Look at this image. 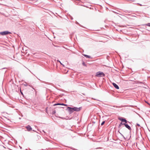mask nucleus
<instances>
[{
	"mask_svg": "<svg viewBox=\"0 0 150 150\" xmlns=\"http://www.w3.org/2000/svg\"><path fill=\"white\" fill-rule=\"evenodd\" d=\"M81 108V107L78 108L76 107L71 108L69 107H67V110H68L70 114L72 113L74 111H80Z\"/></svg>",
	"mask_w": 150,
	"mask_h": 150,
	"instance_id": "obj_1",
	"label": "nucleus"
},
{
	"mask_svg": "<svg viewBox=\"0 0 150 150\" xmlns=\"http://www.w3.org/2000/svg\"><path fill=\"white\" fill-rule=\"evenodd\" d=\"M125 125V127L127 128L129 130L131 131V128L130 126L128 125L127 124H126V123H122V122H121L120 124H119V126H118V128H121V127L122 125Z\"/></svg>",
	"mask_w": 150,
	"mask_h": 150,
	"instance_id": "obj_2",
	"label": "nucleus"
},
{
	"mask_svg": "<svg viewBox=\"0 0 150 150\" xmlns=\"http://www.w3.org/2000/svg\"><path fill=\"white\" fill-rule=\"evenodd\" d=\"M96 76L97 77L104 76H105L104 74L101 71L98 72L96 73Z\"/></svg>",
	"mask_w": 150,
	"mask_h": 150,
	"instance_id": "obj_3",
	"label": "nucleus"
},
{
	"mask_svg": "<svg viewBox=\"0 0 150 150\" xmlns=\"http://www.w3.org/2000/svg\"><path fill=\"white\" fill-rule=\"evenodd\" d=\"M11 33L8 31H4L0 32V34L2 35H6L8 34H11Z\"/></svg>",
	"mask_w": 150,
	"mask_h": 150,
	"instance_id": "obj_4",
	"label": "nucleus"
},
{
	"mask_svg": "<svg viewBox=\"0 0 150 150\" xmlns=\"http://www.w3.org/2000/svg\"><path fill=\"white\" fill-rule=\"evenodd\" d=\"M118 119L119 120L121 121L122 122H124L126 123H127V122H128L125 119L122 117H119L118 118Z\"/></svg>",
	"mask_w": 150,
	"mask_h": 150,
	"instance_id": "obj_5",
	"label": "nucleus"
},
{
	"mask_svg": "<svg viewBox=\"0 0 150 150\" xmlns=\"http://www.w3.org/2000/svg\"><path fill=\"white\" fill-rule=\"evenodd\" d=\"M25 128L27 129L28 131H30L32 130V128L29 125H28L25 127Z\"/></svg>",
	"mask_w": 150,
	"mask_h": 150,
	"instance_id": "obj_6",
	"label": "nucleus"
},
{
	"mask_svg": "<svg viewBox=\"0 0 150 150\" xmlns=\"http://www.w3.org/2000/svg\"><path fill=\"white\" fill-rule=\"evenodd\" d=\"M113 86L117 89H119V88L118 86L115 83H112Z\"/></svg>",
	"mask_w": 150,
	"mask_h": 150,
	"instance_id": "obj_7",
	"label": "nucleus"
},
{
	"mask_svg": "<svg viewBox=\"0 0 150 150\" xmlns=\"http://www.w3.org/2000/svg\"><path fill=\"white\" fill-rule=\"evenodd\" d=\"M83 55L86 58H91V57L90 56L88 55L85 54H83Z\"/></svg>",
	"mask_w": 150,
	"mask_h": 150,
	"instance_id": "obj_8",
	"label": "nucleus"
},
{
	"mask_svg": "<svg viewBox=\"0 0 150 150\" xmlns=\"http://www.w3.org/2000/svg\"><path fill=\"white\" fill-rule=\"evenodd\" d=\"M146 25L149 27H150V23H148L147 24L143 25Z\"/></svg>",
	"mask_w": 150,
	"mask_h": 150,
	"instance_id": "obj_9",
	"label": "nucleus"
},
{
	"mask_svg": "<svg viewBox=\"0 0 150 150\" xmlns=\"http://www.w3.org/2000/svg\"><path fill=\"white\" fill-rule=\"evenodd\" d=\"M82 64L85 67H87V65L85 64V62L84 61H82Z\"/></svg>",
	"mask_w": 150,
	"mask_h": 150,
	"instance_id": "obj_10",
	"label": "nucleus"
},
{
	"mask_svg": "<svg viewBox=\"0 0 150 150\" xmlns=\"http://www.w3.org/2000/svg\"><path fill=\"white\" fill-rule=\"evenodd\" d=\"M23 85L24 86H28V85L27 84V83L26 82H24V83H23Z\"/></svg>",
	"mask_w": 150,
	"mask_h": 150,
	"instance_id": "obj_11",
	"label": "nucleus"
},
{
	"mask_svg": "<svg viewBox=\"0 0 150 150\" xmlns=\"http://www.w3.org/2000/svg\"><path fill=\"white\" fill-rule=\"evenodd\" d=\"M60 105V103H57L54 104V105Z\"/></svg>",
	"mask_w": 150,
	"mask_h": 150,
	"instance_id": "obj_12",
	"label": "nucleus"
},
{
	"mask_svg": "<svg viewBox=\"0 0 150 150\" xmlns=\"http://www.w3.org/2000/svg\"><path fill=\"white\" fill-rule=\"evenodd\" d=\"M105 123V121H103V122H102L101 123V125H103Z\"/></svg>",
	"mask_w": 150,
	"mask_h": 150,
	"instance_id": "obj_13",
	"label": "nucleus"
},
{
	"mask_svg": "<svg viewBox=\"0 0 150 150\" xmlns=\"http://www.w3.org/2000/svg\"><path fill=\"white\" fill-rule=\"evenodd\" d=\"M137 83H143L142 82L140 81H137Z\"/></svg>",
	"mask_w": 150,
	"mask_h": 150,
	"instance_id": "obj_14",
	"label": "nucleus"
},
{
	"mask_svg": "<svg viewBox=\"0 0 150 150\" xmlns=\"http://www.w3.org/2000/svg\"><path fill=\"white\" fill-rule=\"evenodd\" d=\"M124 11V12H127V13H130V12L129 11H127V10H126Z\"/></svg>",
	"mask_w": 150,
	"mask_h": 150,
	"instance_id": "obj_15",
	"label": "nucleus"
},
{
	"mask_svg": "<svg viewBox=\"0 0 150 150\" xmlns=\"http://www.w3.org/2000/svg\"><path fill=\"white\" fill-rule=\"evenodd\" d=\"M53 114H54L56 113V111L55 110H54L52 112Z\"/></svg>",
	"mask_w": 150,
	"mask_h": 150,
	"instance_id": "obj_16",
	"label": "nucleus"
},
{
	"mask_svg": "<svg viewBox=\"0 0 150 150\" xmlns=\"http://www.w3.org/2000/svg\"><path fill=\"white\" fill-rule=\"evenodd\" d=\"M64 105V104L63 103H60V105Z\"/></svg>",
	"mask_w": 150,
	"mask_h": 150,
	"instance_id": "obj_17",
	"label": "nucleus"
},
{
	"mask_svg": "<svg viewBox=\"0 0 150 150\" xmlns=\"http://www.w3.org/2000/svg\"><path fill=\"white\" fill-rule=\"evenodd\" d=\"M137 125H138V126H140V125L139 124H137Z\"/></svg>",
	"mask_w": 150,
	"mask_h": 150,
	"instance_id": "obj_18",
	"label": "nucleus"
},
{
	"mask_svg": "<svg viewBox=\"0 0 150 150\" xmlns=\"http://www.w3.org/2000/svg\"><path fill=\"white\" fill-rule=\"evenodd\" d=\"M57 61H58V62H60V64H62L61 63V62H60L59 61V60H57Z\"/></svg>",
	"mask_w": 150,
	"mask_h": 150,
	"instance_id": "obj_19",
	"label": "nucleus"
},
{
	"mask_svg": "<svg viewBox=\"0 0 150 150\" xmlns=\"http://www.w3.org/2000/svg\"><path fill=\"white\" fill-rule=\"evenodd\" d=\"M20 91H21V93L23 95V93L21 92V91L20 90Z\"/></svg>",
	"mask_w": 150,
	"mask_h": 150,
	"instance_id": "obj_20",
	"label": "nucleus"
},
{
	"mask_svg": "<svg viewBox=\"0 0 150 150\" xmlns=\"http://www.w3.org/2000/svg\"><path fill=\"white\" fill-rule=\"evenodd\" d=\"M64 106H67V105L66 104H64Z\"/></svg>",
	"mask_w": 150,
	"mask_h": 150,
	"instance_id": "obj_21",
	"label": "nucleus"
},
{
	"mask_svg": "<svg viewBox=\"0 0 150 150\" xmlns=\"http://www.w3.org/2000/svg\"><path fill=\"white\" fill-rule=\"evenodd\" d=\"M33 88L34 90H35V89L34 88Z\"/></svg>",
	"mask_w": 150,
	"mask_h": 150,
	"instance_id": "obj_22",
	"label": "nucleus"
},
{
	"mask_svg": "<svg viewBox=\"0 0 150 150\" xmlns=\"http://www.w3.org/2000/svg\"><path fill=\"white\" fill-rule=\"evenodd\" d=\"M73 19V18H72H72H71V19L72 20Z\"/></svg>",
	"mask_w": 150,
	"mask_h": 150,
	"instance_id": "obj_23",
	"label": "nucleus"
},
{
	"mask_svg": "<svg viewBox=\"0 0 150 150\" xmlns=\"http://www.w3.org/2000/svg\"><path fill=\"white\" fill-rule=\"evenodd\" d=\"M29 86H30L31 87V86H30V85H29Z\"/></svg>",
	"mask_w": 150,
	"mask_h": 150,
	"instance_id": "obj_24",
	"label": "nucleus"
},
{
	"mask_svg": "<svg viewBox=\"0 0 150 150\" xmlns=\"http://www.w3.org/2000/svg\"><path fill=\"white\" fill-rule=\"evenodd\" d=\"M146 102V103H147L148 104H149V103H147V102Z\"/></svg>",
	"mask_w": 150,
	"mask_h": 150,
	"instance_id": "obj_25",
	"label": "nucleus"
},
{
	"mask_svg": "<svg viewBox=\"0 0 150 150\" xmlns=\"http://www.w3.org/2000/svg\"><path fill=\"white\" fill-rule=\"evenodd\" d=\"M77 24H79V23L78 22H77L76 23Z\"/></svg>",
	"mask_w": 150,
	"mask_h": 150,
	"instance_id": "obj_26",
	"label": "nucleus"
}]
</instances>
